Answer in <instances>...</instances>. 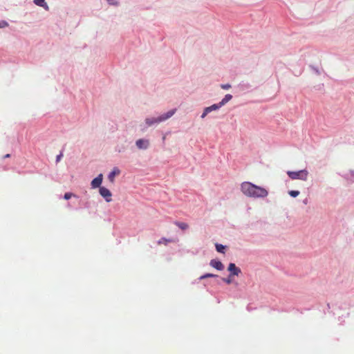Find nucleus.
<instances>
[{
    "mask_svg": "<svg viewBox=\"0 0 354 354\" xmlns=\"http://www.w3.org/2000/svg\"><path fill=\"white\" fill-rule=\"evenodd\" d=\"M309 67L311 68V70L317 75H320V71L319 70V68L317 66L310 65Z\"/></svg>",
    "mask_w": 354,
    "mask_h": 354,
    "instance_id": "20",
    "label": "nucleus"
},
{
    "mask_svg": "<svg viewBox=\"0 0 354 354\" xmlns=\"http://www.w3.org/2000/svg\"><path fill=\"white\" fill-rule=\"evenodd\" d=\"M303 203H304V204H307V203H308V199H307V198L304 199V200L303 201Z\"/></svg>",
    "mask_w": 354,
    "mask_h": 354,
    "instance_id": "28",
    "label": "nucleus"
},
{
    "mask_svg": "<svg viewBox=\"0 0 354 354\" xmlns=\"http://www.w3.org/2000/svg\"><path fill=\"white\" fill-rule=\"evenodd\" d=\"M100 195L104 198V199L106 200V202H110L111 201V192L109 191V189H108L107 188L104 187H100Z\"/></svg>",
    "mask_w": 354,
    "mask_h": 354,
    "instance_id": "6",
    "label": "nucleus"
},
{
    "mask_svg": "<svg viewBox=\"0 0 354 354\" xmlns=\"http://www.w3.org/2000/svg\"><path fill=\"white\" fill-rule=\"evenodd\" d=\"M215 248H216V250L218 252L225 254V250L227 248V245L216 243L215 244Z\"/></svg>",
    "mask_w": 354,
    "mask_h": 354,
    "instance_id": "13",
    "label": "nucleus"
},
{
    "mask_svg": "<svg viewBox=\"0 0 354 354\" xmlns=\"http://www.w3.org/2000/svg\"><path fill=\"white\" fill-rule=\"evenodd\" d=\"M221 88L224 90H227L231 88V84H221Z\"/></svg>",
    "mask_w": 354,
    "mask_h": 354,
    "instance_id": "22",
    "label": "nucleus"
},
{
    "mask_svg": "<svg viewBox=\"0 0 354 354\" xmlns=\"http://www.w3.org/2000/svg\"><path fill=\"white\" fill-rule=\"evenodd\" d=\"M34 3L39 6L43 7L46 10H48L49 7L45 2V0H34Z\"/></svg>",
    "mask_w": 354,
    "mask_h": 354,
    "instance_id": "14",
    "label": "nucleus"
},
{
    "mask_svg": "<svg viewBox=\"0 0 354 354\" xmlns=\"http://www.w3.org/2000/svg\"><path fill=\"white\" fill-rule=\"evenodd\" d=\"M146 122L150 126L153 123V121L152 120L147 119Z\"/></svg>",
    "mask_w": 354,
    "mask_h": 354,
    "instance_id": "27",
    "label": "nucleus"
},
{
    "mask_svg": "<svg viewBox=\"0 0 354 354\" xmlns=\"http://www.w3.org/2000/svg\"><path fill=\"white\" fill-rule=\"evenodd\" d=\"M8 26V24L6 21H3L2 25L0 24V28L6 27Z\"/></svg>",
    "mask_w": 354,
    "mask_h": 354,
    "instance_id": "26",
    "label": "nucleus"
},
{
    "mask_svg": "<svg viewBox=\"0 0 354 354\" xmlns=\"http://www.w3.org/2000/svg\"><path fill=\"white\" fill-rule=\"evenodd\" d=\"M232 99V95L231 94H226L224 97L218 102L221 108L224 106L226 103H227L230 100Z\"/></svg>",
    "mask_w": 354,
    "mask_h": 354,
    "instance_id": "11",
    "label": "nucleus"
},
{
    "mask_svg": "<svg viewBox=\"0 0 354 354\" xmlns=\"http://www.w3.org/2000/svg\"><path fill=\"white\" fill-rule=\"evenodd\" d=\"M247 309L250 311V308L249 306L247 307Z\"/></svg>",
    "mask_w": 354,
    "mask_h": 354,
    "instance_id": "30",
    "label": "nucleus"
},
{
    "mask_svg": "<svg viewBox=\"0 0 354 354\" xmlns=\"http://www.w3.org/2000/svg\"><path fill=\"white\" fill-rule=\"evenodd\" d=\"M62 156H63V153L61 152L59 155L57 156L56 162H59L61 158H62Z\"/></svg>",
    "mask_w": 354,
    "mask_h": 354,
    "instance_id": "24",
    "label": "nucleus"
},
{
    "mask_svg": "<svg viewBox=\"0 0 354 354\" xmlns=\"http://www.w3.org/2000/svg\"><path fill=\"white\" fill-rule=\"evenodd\" d=\"M218 274H212V273H205L203 275H201L199 278H198V280H202V279H207V278H218Z\"/></svg>",
    "mask_w": 354,
    "mask_h": 354,
    "instance_id": "17",
    "label": "nucleus"
},
{
    "mask_svg": "<svg viewBox=\"0 0 354 354\" xmlns=\"http://www.w3.org/2000/svg\"><path fill=\"white\" fill-rule=\"evenodd\" d=\"M208 113H209L207 111H206V109H204L202 115H201V118L202 119L205 118Z\"/></svg>",
    "mask_w": 354,
    "mask_h": 354,
    "instance_id": "23",
    "label": "nucleus"
},
{
    "mask_svg": "<svg viewBox=\"0 0 354 354\" xmlns=\"http://www.w3.org/2000/svg\"><path fill=\"white\" fill-rule=\"evenodd\" d=\"M287 174L288 177L292 180L299 179L301 180H306L308 171L306 169H301L299 171H288Z\"/></svg>",
    "mask_w": 354,
    "mask_h": 354,
    "instance_id": "2",
    "label": "nucleus"
},
{
    "mask_svg": "<svg viewBox=\"0 0 354 354\" xmlns=\"http://www.w3.org/2000/svg\"><path fill=\"white\" fill-rule=\"evenodd\" d=\"M227 271L230 276H239L241 273V269L234 263H230L227 267Z\"/></svg>",
    "mask_w": 354,
    "mask_h": 354,
    "instance_id": "4",
    "label": "nucleus"
},
{
    "mask_svg": "<svg viewBox=\"0 0 354 354\" xmlns=\"http://www.w3.org/2000/svg\"><path fill=\"white\" fill-rule=\"evenodd\" d=\"M232 276H230V274H229L227 277H226V278H221V280L223 282L226 283L227 284H230V283H232Z\"/></svg>",
    "mask_w": 354,
    "mask_h": 354,
    "instance_id": "19",
    "label": "nucleus"
},
{
    "mask_svg": "<svg viewBox=\"0 0 354 354\" xmlns=\"http://www.w3.org/2000/svg\"><path fill=\"white\" fill-rule=\"evenodd\" d=\"M221 108L218 103L214 104L209 106L205 107L206 111H207L209 113L214 111H217Z\"/></svg>",
    "mask_w": 354,
    "mask_h": 354,
    "instance_id": "15",
    "label": "nucleus"
},
{
    "mask_svg": "<svg viewBox=\"0 0 354 354\" xmlns=\"http://www.w3.org/2000/svg\"><path fill=\"white\" fill-rule=\"evenodd\" d=\"M241 190L245 196L252 198H263L268 195L266 188L248 181L241 183Z\"/></svg>",
    "mask_w": 354,
    "mask_h": 354,
    "instance_id": "1",
    "label": "nucleus"
},
{
    "mask_svg": "<svg viewBox=\"0 0 354 354\" xmlns=\"http://www.w3.org/2000/svg\"><path fill=\"white\" fill-rule=\"evenodd\" d=\"M176 111V109H172L165 113L160 114L156 117V123L162 122L174 115Z\"/></svg>",
    "mask_w": 354,
    "mask_h": 354,
    "instance_id": "3",
    "label": "nucleus"
},
{
    "mask_svg": "<svg viewBox=\"0 0 354 354\" xmlns=\"http://www.w3.org/2000/svg\"><path fill=\"white\" fill-rule=\"evenodd\" d=\"M171 242H174V240L173 239H167L163 237L159 239L158 241H156V243L167 245L169 243Z\"/></svg>",
    "mask_w": 354,
    "mask_h": 354,
    "instance_id": "16",
    "label": "nucleus"
},
{
    "mask_svg": "<svg viewBox=\"0 0 354 354\" xmlns=\"http://www.w3.org/2000/svg\"><path fill=\"white\" fill-rule=\"evenodd\" d=\"M300 192L298 190H290L288 192V194L292 198L298 196Z\"/></svg>",
    "mask_w": 354,
    "mask_h": 354,
    "instance_id": "18",
    "label": "nucleus"
},
{
    "mask_svg": "<svg viewBox=\"0 0 354 354\" xmlns=\"http://www.w3.org/2000/svg\"><path fill=\"white\" fill-rule=\"evenodd\" d=\"M102 178H103L102 174H99L98 176L95 178L91 181V187H92V188L100 187V186L102 184Z\"/></svg>",
    "mask_w": 354,
    "mask_h": 354,
    "instance_id": "9",
    "label": "nucleus"
},
{
    "mask_svg": "<svg viewBox=\"0 0 354 354\" xmlns=\"http://www.w3.org/2000/svg\"><path fill=\"white\" fill-rule=\"evenodd\" d=\"M209 266L218 271H221L224 269V265L218 259H212L209 262Z\"/></svg>",
    "mask_w": 354,
    "mask_h": 354,
    "instance_id": "7",
    "label": "nucleus"
},
{
    "mask_svg": "<svg viewBox=\"0 0 354 354\" xmlns=\"http://www.w3.org/2000/svg\"><path fill=\"white\" fill-rule=\"evenodd\" d=\"M252 85L249 82L245 81H241L236 86L240 92L244 93L251 91L252 90Z\"/></svg>",
    "mask_w": 354,
    "mask_h": 354,
    "instance_id": "5",
    "label": "nucleus"
},
{
    "mask_svg": "<svg viewBox=\"0 0 354 354\" xmlns=\"http://www.w3.org/2000/svg\"><path fill=\"white\" fill-rule=\"evenodd\" d=\"M136 145L140 149H146L149 146V142L146 139H139L136 141Z\"/></svg>",
    "mask_w": 354,
    "mask_h": 354,
    "instance_id": "8",
    "label": "nucleus"
},
{
    "mask_svg": "<svg viewBox=\"0 0 354 354\" xmlns=\"http://www.w3.org/2000/svg\"><path fill=\"white\" fill-rule=\"evenodd\" d=\"M174 223L182 230H186L189 228V225L185 222L174 221Z\"/></svg>",
    "mask_w": 354,
    "mask_h": 354,
    "instance_id": "12",
    "label": "nucleus"
},
{
    "mask_svg": "<svg viewBox=\"0 0 354 354\" xmlns=\"http://www.w3.org/2000/svg\"><path fill=\"white\" fill-rule=\"evenodd\" d=\"M107 1L109 3V4L111 5H116L117 2L115 0H107Z\"/></svg>",
    "mask_w": 354,
    "mask_h": 354,
    "instance_id": "25",
    "label": "nucleus"
},
{
    "mask_svg": "<svg viewBox=\"0 0 354 354\" xmlns=\"http://www.w3.org/2000/svg\"><path fill=\"white\" fill-rule=\"evenodd\" d=\"M10 156V155L8 153V154H6V156H4V157H3V158H9Z\"/></svg>",
    "mask_w": 354,
    "mask_h": 354,
    "instance_id": "29",
    "label": "nucleus"
},
{
    "mask_svg": "<svg viewBox=\"0 0 354 354\" xmlns=\"http://www.w3.org/2000/svg\"><path fill=\"white\" fill-rule=\"evenodd\" d=\"M120 173V171L118 168H114L113 171L109 174L108 178L109 180L113 183L115 180V177L116 175H118Z\"/></svg>",
    "mask_w": 354,
    "mask_h": 354,
    "instance_id": "10",
    "label": "nucleus"
},
{
    "mask_svg": "<svg viewBox=\"0 0 354 354\" xmlns=\"http://www.w3.org/2000/svg\"><path fill=\"white\" fill-rule=\"evenodd\" d=\"M72 196H75V194L71 193V192H66L64 196V199L66 200H68L70 199Z\"/></svg>",
    "mask_w": 354,
    "mask_h": 354,
    "instance_id": "21",
    "label": "nucleus"
}]
</instances>
